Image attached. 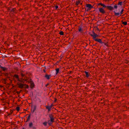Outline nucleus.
Listing matches in <instances>:
<instances>
[{"mask_svg":"<svg viewBox=\"0 0 129 129\" xmlns=\"http://www.w3.org/2000/svg\"><path fill=\"white\" fill-rule=\"evenodd\" d=\"M104 8L103 7L99 8H98L99 11L100 13L102 14H104L106 13V12L104 10Z\"/></svg>","mask_w":129,"mask_h":129,"instance_id":"4","label":"nucleus"},{"mask_svg":"<svg viewBox=\"0 0 129 129\" xmlns=\"http://www.w3.org/2000/svg\"><path fill=\"white\" fill-rule=\"evenodd\" d=\"M45 77L47 79L49 80L51 77V75H48L47 74H46L45 75Z\"/></svg>","mask_w":129,"mask_h":129,"instance_id":"8","label":"nucleus"},{"mask_svg":"<svg viewBox=\"0 0 129 129\" xmlns=\"http://www.w3.org/2000/svg\"><path fill=\"white\" fill-rule=\"evenodd\" d=\"M128 86H129V84H128Z\"/></svg>","mask_w":129,"mask_h":129,"instance_id":"35","label":"nucleus"},{"mask_svg":"<svg viewBox=\"0 0 129 129\" xmlns=\"http://www.w3.org/2000/svg\"><path fill=\"white\" fill-rule=\"evenodd\" d=\"M106 8H107V9L110 11H111L113 10L114 8V7H113L111 6H106Z\"/></svg>","mask_w":129,"mask_h":129,"instance_id":"6","label":"nucleus"},{"mask_svg":"<svg viewBox=\"0 0 129 129\" xmlns=\"http://www.w3.org/2000/svg\"><path fill=\"white\" fill-rule=\"evenodd\" d=\"M3 87V86L0 85V88H2Z\"/></svg>","mask_w":129,"mask_h":129,"instance_id":"31","label":"nucleus"},{"mask_svg":"<svg viewBox=\"0 0 129 129\" xmlns=\"http://www.w3.org/2000/svg\"><path fill=\"white\" fill-rule=\"evenodd\" d=\"M30 114L28 115V116L27 117V119L26 122H28L30 120Z\"/></svg>","mask_w":129,"mask_h":129,"instance_id":"16","label":"nucleus"},{"mask_svg":"<svg viewBox=\"0 0 129 129\" xmlns=\"http://www.w3.org/2000/svg\"><path fill=\"white\" fill-rule=\"evenodd\" d=\"M59 34L61 35H64L63 32L62 31H60L59 33Z\"/></svg>","mask_w":129,"mask_h":129,"instance_id":"22","label":"nucleus"},{"mask_svg":"<svg viewBox=\"0 0 129 129\" xmlns=\"http://www.w3.org/2000/svg\"><path fill=\"white\" fill-rule=\"evenodd\" d=\"M85 9L87 11H88L90 10L93 8L92 6L90 4H86L85 5Z\"/></svg>","mask_w":129,"mask_h":129,"instance_id":"3","label":"nucleus"},{"mask_svg":"<svg viewBox=\"0 0 129 129\" xmlns=\"http://www.w3.org/2000/svg\"><path fill=\"white\" fill-rule=\"evenodd\" d=\"M18 86L19 88H22L23 87L24 85L21 83H20L18 84Z\"/></svg>","mask_w":129,"mask_h":129,"instance_id":"17","label":"nucleus"},{"mask_svg":"<svg viewBox=\"0 0 129 129\" xmlns=\"http://www.w3.org/2000/svg\"><path fill=\"white\" fill-rule=\"evenodd\" d=\"M29 126L30 127H31L33 126V123L32 122L30 123L29 125Z\"/></svg>","mask_w":129,"mask_h":129,"instance_id":"20","label":"nucleus"},{"mask_svg":"<svg viewBox=\"0 0 129 129\" xmlns=\"http://www.w3.org/2000/svg\"><path fill=\"white\" fill-rule=\"evenodd\" d=\"M22 129H24V128H23Z\"/></svg>","mask_w":129,"mask_h":129,"instance_id":"34","label":"nucleus"},{"mask_svg":"<svg viewBox=\"0 0 129 129\" xmlns=\"http://www.w3.org/2000/svg\"><path fill=\"white\" fill-rule=\"evenodd\" d=\"M51 108L53 106V104H52L50 106Z\"/></svg>","mask_w":129,"mask_h":129,"instance_id":"29","label":"nucleus"},{"mask_svg":"<svg viewBox=\"0 0 129 129\" xmlns=\"http://www.w3.org/2000/svg\"><path fill=\"white\" fill-rule=\"evenodd\" d=\"M56 100H57L56 99V98H55V100H54V101L55 102H56Z\"/></svg>","mask_w":129,"mask_h":129,"instance_id":"32","label":"nucleus"},{"mask_svg":"<svg viewBox=\"0 0 129 129\" xmlns=\"http://www.w3.org/2000/svg\"><path fill=\"white\" fill-rule=\"evenodd\" d=\"M122 2H119L117 4H115L114 6V9H116L118 7L117 5H120V6H121L122 5Z\"/></svg>","mask_w":129,"mask_h":129,"instance_id":"5","label":"nucleus"},{"mask_svg":"<svg viewBox=\"0 0 129 129\" xmlns=\"http://www.w3.org/2000/svg\"><path fill=\"white\" fill-rule=\"evenodd\" d=\"M0 68L3 71H5L7 70L6 68L2 67L1 65H0Z\"/></svg>","mask_w":129,"mask_h":129,"instance_id":"13","label":"nucleus"},{"mask_svg":"<svg viewBox=\"0 0 129 129\" xmlns=\"http://www.w3.org/2000/svg\"><path fill=\"white\" fill-rule=\"evenodd\" d=\"M16 110L18 111H19L20 110V107H17L16 108Z\"/></svg>","mask_w":129,"mask_h":129,"instance_id":"23","label":"nucleus"},{"mask_svg":"<svg viewBox=\"0 0 129 129\" xmlns=\"http://www.w3.org/2000/svg\"><path fill=\"white\" fill-rule=\"evenodd\" d=\"M49 116L50 118V120H48L47 122L45 121L43 123V124L45 126L47 125V123L50 126L53 122H54L55 119L53 115L52 114H49Z\"/></svg>","mask_w":129,"mask_h":129,"instance_id":"1","label":"nucleus"},{"mask_svg":"<svg viewBox=\"0 0 129 129\" xmlns=\"http://www.w3.org/2000/svg\"><path fill=\"white\" fill-rule=\"evenodd\" d=\"M97 5L98 6L101 5V6H103V7L104 8H106V5L101 3L98 4Z\"/></svg>","mask_w":129,"mask_h":129,"instance_id":"11","label":"nucleus"},{"mask_svg":"<svg viewBox=\"0 0 129 129\" xmlns=\"http://www.w3.org/2000/svg\"><path fill=\"white\" fill-rule=\"evenodd\" d=\"M46 68H45V69H43V71L45 73L46 72Z\"/></svg>","mask_w":129,"mask_h":129,"instance_id":"27","label":"nucleus"},{"mask_svg":"<svg viewBox=\"0 0 129 129\" xmlns=\"http://www.w3.org/2000/svg\"><path fill=\"white\" fill-rule=\"evenodd\" d=\"M13 129H15V128H13Z\"/></svg>","mask_w":129,"mask_h":129,"instance_id":"36","label":"nucleus"},{"mask_svg":"<svg viewBox=\"0 0 129 129\" xmlns=\"http://www.w3.org/2000/svg\"><path fill=\"white\" fill-rule=\"evenodd\" d=\"M122 23L125 25H126L127 24V22L126 21L122 22Z\"/></svg>","mask_w":129,"mask_h":129,"instance_id":"21","label":"nucleus"},{"mask_svg":"<svg viewBox=\"0 0 129 129\" xmlns=\"http://www.w3.org/2000/svg\"><path fill=\"white\" fill-rule=\"evenodd\" d=\"M13 77L16 78L17 79V80L18 81H20L19 78V76L18 75L15 74L14 75Z\"/></svg>","mask_w":129,"mask_h":129,"instance_id":"12","label":"nucleus"},{"mask_svg":"<svg viewBox=\"0 0 129 129\" xmlns=\"http://www.w3.org/2000/svg\"><path fill=\"white\" fill-rule=\"evenodd\" d=\"M21 76H22V77H24L25 76V75L24 74H23L22 73H21Z\"/></svg>","mask_w":129,"mask_h":129,"instance_id":"25","label":"nucleus"},{"mask_svg":"<svg viewBox=\"0 0 129 129\" xmlns=\"http://www.w3.org/2000/svg\"><path fill=\"white\" fill-rule=\"evenodd\" d=\"M114 13L115 15V16H119L121 15V14H120V13H119L118 12L117 13L115 12V11H114Z\"/></svg>","mask_w":129,"mask_h":129,"instance_id":"10","label":"nucleus"},{"mask_svg":"<svg viewBox=\"0 0 129 129\" xmlns=\"http://www.w3.org/2000/svg\"><path fill=\"white\" fill-rule=\"evenodd\" d=\"M80 4L81 5H82V3H80Z\"/></svg>","mask_w":129,"mask_h":129,"instance_id":"33","label":"nucleus"},{"mask_svg":"<svg viewBox=\"0 0 129 129\" xmlns=\"http://www.w3.org/2000/svg\"><path fill=\"white\" fill-rule=\"evenodd\" d=\"M45 107L46 109H48V112H49L51 110L52 108L50 106H46Z\"/></svg>","mask_w":129,"mask_h":129,"instance_id":"7","label":"nucleus"},{"mask_svg":"<svg viewBox=\"0 0 129 129\" xmlns=\"http://www.w3.org/2000/svg\"><path fill=\"white\" fill-rule=\"evenodd\" d=\"M55 7L56 9H57L58 7V6H55Z\"/></svg>","mask_w":129,"mask_h":129,"instance_id":"28","label":"nucleus"},{"mask_svg":"<svg viewBox=\"0 0 129 129\" xmlns=\"http://www.w3.org/2000/svg\"><path fill=\"white\" fill-rule=\"evenodd\" d=\"M93 34H90V35L92 37L93 39L95 41L97 42L100 43H102L103 42L101 39H99L96 38L98 37L99 36L98 35L96 34L94 32H93Z\"/></svg>","mask_w":129,"mask_h":129,"instance_id":"2","label":"nucleus"},{"mask_svg":"<svg viewBox=\"0 0 129 129\" xmlns=\"http://www.w3.org/2000/svg\"><path fill=\"white\" fill-rule=\"evenodd\" d=\"M29 86L28 85H27L26 86V87L27 88H29Z\"/></svg>","mask_w":129,"mask_h":129,"instance_id":"30","label":"nucleus"},{"mask_svg":"<svg viewBox=\"0 0 129 129\" xmlns=\"http://www.w3.org/2000/svg\"><path fill=\"white\" fill-rule=\"evenodd\" d=\"M78 31L81 33H82L83 31V30L82 28L81 27H79L78 29Z\"/></svg>","mask_w":129,"mask_h":129,"instance_id":"14","label":"nucleus"},{"mask_svg":"<svg viewBox=\"0 0 129 129\" xmlns=\"http://www.w3.org/2000/svg\"><path fill=\"white\" fill-rule=\"evenodd\" d=\"M85 73L86 75V76L87 77H88L89 76V75L88 72L85 71Z\"/></svg>","mask_w":129,"mask_h":129,"instance_id":"19","label":"nucleus"},{"mask_svg":"<svg viewBox=\"0 0 129 129\" xmlns=\"http://www.w3.org/2000/svg\"><path fill=\"white\" fill-rule=\"evenodd\" d=\"M13 112V111L12 110H11L10 111V113L8 115H10Z\"/></svg>","mask_w":129,"mask_h":129,"instance_id":"24","label":"nucleus"},{"mask_svg":"<svg viewBox=\"0 0 129 129\" xmlns=\"http://www.w3.org/2000/svg\"><path fill=\"white\" fill-rule=\"evenodd\" d=\"M123 11L124 10L123 9L121 10V11L120 13L121 15L123 14Z\"/></svg>","mask_w":129,"mask_h":129,"instance_id":"26","label":"nucleus"},{"mask_svg":"<svg viewBox=\"0 0 129 129\" xmlns=\"http://www.w3.org/2000/svg\"><path fill=\"white\" fill-rule=\"evenodd\" d=\"M81 3V1L80 0H78L76 2L75 4L77 6L79 4Z\"/></svg>","mask_w":129,"mask_h":129,"instance_id":"15","label":"nucleus"},{"mask_svg":"<svg viewBox=\"0 0 129 129\" xmlns=\"http://www.w3.org/2000/svg\"><path fill=\"white\" fill-rule=\"evenodd\" d=\"M55 70H56V74H57L59 72V68L56 69H55Z\"/></svg>","mask_w":129,"mask_h":129,"instance_id":"18","label":"nucleus"},{"mask_svg":"<svg viewBox=\"0 0 129 129\" xmlns=\"http://www.w3.org/2000/svg\"><path fill=\"white\" fill-rule=\"evenodd\" d=\"M30 83V87L31 88H33L35 86V84L33 82V81H31Z\"/></svg>","mask_w":129,"mask_h":129,"instance_id":"9","label":"nucleus"}]
</instances>
